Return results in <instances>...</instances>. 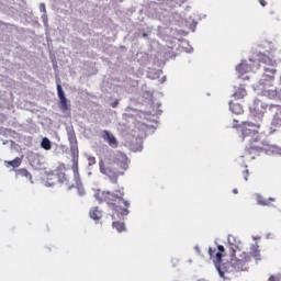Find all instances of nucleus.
Here are the masks:
<instances>
[{
	"mask_svg": "<svg viewBox=\"0 0 281 281\" xmlns=\"http://www.w3.org/2000/svg\"><path fill=\"white\" fill-rule=\"evenodd\" d=\"M72 172H74V177H75V181H76L77 186H80V173L78 172V164H76L72 167Z\"/></svg>",
	"mask_w": 281,
	"mask_h": 281,
	"instance_id": "obj_18",
	"label": "nucleus"
},
{
	"mask_svg": "<svg viewBox=\"0 0 281 281\" xmlns=\"http://www.w3.org/2000/svg\"><path fill=\"white\" fill-rule=\"evenodd\" d=\"M265 104L260 100H255L249 106L250 115L252 117H258V120H262V115H265Z\"/></svg>",
	"mask_w": 281,
	"mask_h": 281,
	"instance_id": "obj_6",
	"label": "nucleus"
},
{
	"mask_svg": "<svg viewBox=\"0 0 281 281\" xmlns=\"http://www.w3.org/2000/svg\"><path fill=\"white\" fill-rule=\"evenodd\" d=\"M21 164H22V160L19 157H16L13 160H5L4 161V165L7 166V168H10V166H11V168H19V166H21Z\"/></svg>",
	"mask_w": 281,
	"mask_h": 281,
	"instance_id": "obj_16",
	"label": "nucleus"
},
{
	"mask_svg": "<svg viewBox=\"0 0 281 281\" xmlns=\"http://www.w3.org/2000/svg\"><path fill=\"white\" fill-rule=\"evenodd\" d=\"M259 3H260V5H262V8H265V5H267V1H265V0H259Z\"/></svg>",
	"mask_w": 281,
	"mask_h": 281,
	"instance_id": "obj_25",
	"label": "nucleus"
},
{
	"mask_svg": "<svg viewBox=\"0 0 281 281\" xmlns=\"http://www.w3.org/2000/svg\"><path fill=\"white\" fill-rule=\"evenodd\" d=\"M173 3H177V5H181V3H186L188 0H171Z\"/></svg>",
	"mask_w": 281,
	"mask_h": 281,
	"instance_id": "obj_24",
	"label": "nucleus"
},
{
	"mask_svg": "<svg viewBox=\"0 0 281 281\" xmlns=\"http://www.w3.org/2000/svg\"><path fill=\"white\" fill-rule=\"evenodd\" d=\"M55 175L57 176L59 183H65L66 186H69V179H67V175H65V171H63L61 168H57L55 170Z\"/></svg>",
	"mask_w": 281,
	"mask_h": 281,
	"instance_id": "obj_10",
	"label": "nucleus"
},
{
	"mask_svg": "<svg viewBox=\"0 0 281 281\" xmlns=\"http://www.w3.org/2000/svg\"><path fill=\"white\" fill-rule=\"evenodd\" d=\"M128 156L122 151H116L114 155L101 160L99 168L101 175H105L111 179L112 183H117V178L123 177L126 170H128Z\"/></svg>",
	"mask_w": 281,
	"mask_h": 281,
	"instance_id": "obj_2",
	"label": "nucleus"
},
{
	"mask_svg": "<svg viewBox=\"0 0 281 281\" xmlns=\"http://www.w3.org/2000/svg\"><path fill=\"white\" fill-rule=\"evenodd\" d=\"M57 95L59 98L60 111H63V113L71 111V108L69 106V103L67 101V97H65V91H63V86H60V83H57Z\"/></svg>",
	"mask_w": 281,
	"mask_h": 281,
	"instance_id": "obj_7",
	"label": "nucleus"
},
{
	"mask_svg": "<svg viewBox=\"0 0 281 281\" xmlns=\"http://www.w3.org/2000/svg\"><path fill=\"white\" fill-rule=\"evenodd\" d=\"M79 195L85 196V189H79Z\"/></svg>",
	"mask_w": 281,
	"mask_h": 281,
	"instance_id": "obj_26",
	"label": "nucleus"
},
{
	"mask_svg": "<svg viewBox=\"0 0 281 281\" xmlns=\"http://www.w3.org/2000/svg\"><path fill=\"white\" fill-rule=\"evenodd\" d=\"M256 63H258V60L250 59L249 64H247V61H243L236 67V70L238 71V74H240V76H245V74H249V71H257L256 67L258 66L256 65Z\"/></svg>",
	"mask_w": 281,
	"mask_h": 281,
	"instance_id": "obj_8",
	"label": "nucleus"
},
{
	"mask_svg": "<svg viewBox=\"0 0 281 281\" xmlns=\"http://www.w3.org/2000/svg\"><path fill=\"white\" fill-rule=\"evenodd\" d=\"M68 140L71 146H76L78 144V139L76 138V133L68 132Z\"/></svg>",
	"mask_w": 281,
	"mask_h": 281,
	"instance_id": "obj_19",
	"label": "nucleus"
},
{
	"mask_svg": "<svg viewBox=\"0 0 281 281\" xmlns=\"http://www.w3.org/2000/svg\"><path fill=\"white\" fill-rule=\"evenodd\" d=\"M237 193H238V189H234L233 194H237Z\"/></svg>",
	"mask_w": 281,
	"mask_h": 281,
	"instance_id": "obj_27",
	"label": "nucleus"
},
{
	"mask_svg": "<svg viewBox=\"0 0 281 281\" xmlns=\"http://www.w3.org/2000/svg\"><path fill=\"white\" fill-rule=\"evenodd\" d=\"M229 109L235 115H240V113H243V105L239 103L229 102Z\"/></svg>",
	"mask_w": 281,
	"mask_h": 281,
	"instance_id": "obj_14",
	"label": "nucleus"
},
{
	"mask_svg": "<svg viewBox=\"0 0 281 281\" xmlns=\"http://www.w3.org/2000/svg\"><path fill=\"white\" fill-rule=\"evenodd\" d=\"M16 177L27 179L29 181H31V183H33L32 173H30V171H27V169H25V168L19 169L16 171Z\"/></svg>",
	"mask_w": 281,
	"mask_h": 281,
	"instance_id": "obj_13",
	"label": "nucleus"
},
{
	"mask_svg": "<svg viewBox=\"0 0 281 281\" xmlns=\"http://www.w3.org/2000/svg\"><path fill=\"white\" fill-rule=\"evenodd\" d=\"M248 177H249V169H245L244 170V179H245V181H248Z\"/></svg>",
	"mask_w": 281,
	"mask_h": 281,
	"instance_id": "obj_23",
	"label": "nucleus"
},
{
	"mask_svg": "<svg viewBox=\"0 0 281 281\" xmlns=\"http://www.w3.org/2000/svg\"><path fill=\"white\" fill-rule=\"evenodd\" d=\"M41 147L44 148V150H52V142L49 138L44 137L42 139Z\"/></svg>",
	"mask_w": 281,
	"mask_h": 281,
	"instance_id": "obj_17",
	"label": "nucleus"
},
{
	"mask_svg": "<svg viewBox=\"0 0 281 281\" xmlns=\"http://www.w3.org/2000/svg\"><path fill=\"white\" fill-rule=\"evenodd\" d=\"M95 199L99 203H106L114 212H120L121 216H128V207L131 202L124 200V188L113 191H98Z\"/></svg>",
	"mask_w": 281,
	"mask_h": 281,
	"instance_id": "obj_3",
	"label": "nucleus"
},
{
	"mask_svg": "<svg viewBox=\"0 0 281 281\" xmlns=\"http://www.w3.org/2000/svg\"><path fill=\"white\" fill-rule=\"evenodd\" d=\"M256 199H257L258 205H271V203H273V201H276V199H273V198H269L268 200L263 199L262 195H260V194H257Z\"/></svg>",
	"mask_w": 281,
	"mask_h": 281,
	"instance_id": "obj_15",
	"label": "nucleus"
},
{
	"mask_svg": "<svg viewBox=\"0 0 281 281\" xmlns=\"http://www.w3.org/2000/svg\"><path fill=\"white\" fill-rule=\"evenodd\" d=\"M101 137L102 139H104V142H106V144H109V146H111V148H117V146H120V142H117V138H115V136L111 134V132H109L108 130H103L101 132Z\"/></svg>",
	"mask_w": 281,
	"mask_h": 281,
	"instance_id": "obj_9",
	"label": "nucleus"
},
{
	"mask_svg": "<svg viewBox=\"0 0 281 281\" xmlns=\"http://www.w3.org/2000/svg\"><path fill=\"white\" fill-rule=\"evenodd\" d=\"M228 245L231 249V261L223 262V256H225V246L218 245L216 248H209V255L214 262L220 277L224 280H232L233 276L240 271H249V265H251V258L256 262H260L262 257L260 255V248L258 244L250 247L249 252L240 251V241L236 240V237H228Z\"/></svg>",
	"mask_w": 281,
	"mask_h": 281,
	"instance_id": "obj_1",
	"label": "nucleus"
},
{
	"mask_svg": "<svg viewBox=\"0 0 281 281\" xmlns=\"http://www.w3.org/2000/svg\"><path fill=\"white\" fill-rule=\"evenodd\" d=\"M258 128H260V124L258 123L257 124L251 122L244 123L241 133H243L244 139H248V145L246 146V153L248 155H254L255 153H260V150H265V140L260 138Z\"/></svg>",
	"mask_w": 281,
	"mask_h": 281,
	"instance_id": "obj_4",
	"label": "nucleus"
},
{
	"mask_svg": "<svg viewBox=\"0 0 281 281\" xmlns=\"http://www.w3.org/2000/svg\"><path fill=\"white\" fill-rule=\"evenodd\" d=\"M268 281H281V274H271Z\"/></svg>",
	"mask_w": 281,
	"mask_h": 281,
	"instance_id": "obj_21",
	"label": "nucleus"
},
{
	"mask_svg": "<svg viewBox=\"0 0 281 281\" xmlns=\"http://www.w3.org/2000/svg\"><path fill=\"white\" fill-rule=\"evenodd\" d=\"M278 155H281V147L277 150Z\"/></svg>",
	"mask_w": 281,
	"mask_h": 281,
	"instance_id": "obj_28",
	"label": "nucleus"
},
{
	"mask_svg": "<svg viewBox=\"0 0 281 281\" xmlns=\"http://www.w3.org/2000/svg\"><path fill=\"white\" fill-rule=\"evenodd\" d=\"M89 214L90 218H92L93 221H100V218H102V210H100V207L98 206L92 207Z\"/></svg>",
	"mask_w": 281,
	"mask_h": 281,
	"instance_id": "obj_11",
	"label": "nucleus"
},
{
	"mask_svg": "<svg viewBox=\"0 0 281 281\" xmlns=\"http://www.w3.org/2000/svg\"><path fill=\"white\" fill-rule=\"evenodd\" d=\"M256 69H263L265 80H274L276 79V67H278V61L271 59L267 55H261L257 61H255Z\"/></svg>",
	"mask_w": 281,
	"mask_h": 281,
	"instance_id": "obj_5",
	"label": "nucleus"
},
{
	"mask_svg": "<svg viewBox=\"0 0 281 281\" xmlns=\"http://www.w3.org/2000/svg\"><path fill=\"white\" fill-rule=\"evenodd\" d=\"M112 227H114V229H116L117 232H124V229H126L124 223L122 222H113Z\"/></svg>",
	"mask_w": 281,
	"mask_h": 281,
	"instance_id": "obj_20",
	"label": "nucleus"
},
{
	"mask_svg": "<svg viewBox=\"0 0 281 281\" xmlns=\"http://www.w3.org/2000/svg\"><path fill=\"white\" fill-rule=\"evenodd\" d=\"M268 95L269 98H276V95H278V91L276 90L268 91Z\"/></svg>",
	"mask_w": 281,
	"mask_h": 281,
	"instance_id": "obj_22",
	"label": "nucleus"
},
{
	"mask_svg": "<svg viewBox=\"0 0 281 281\" xmlns=\"http://www.w3.org/2000/svg\"><path fill=\"white\" fill-rule=\"evenodd\" d=\"M143 36H144V38H146V36H148V34L144 33Z\"/></svg>",
	"mask_w": 281,
	"mask_h": 281,
	"instance_id": "obj_29",
	"label": "nucleus"
},
{
	"mask_svg": "<svg viewBox=\"0 0 281 281\" xmlns=\"http://www.w3.org/2000/svg\"><path fill=\"white\" fill-rule=\"evenodd\" d=\"M233 95L235 100H243V98L247 95V90L244 87H238L236 88Z\"/></svg>",
	"mask_w": 281,
	"mask_h": 281,
	"instance_id": "obj_12",
	"label": "nucleus"
}]
</instances>
